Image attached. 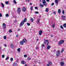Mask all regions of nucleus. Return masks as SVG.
I'll return each mask as SVG.
<instances>
[{
	"label": "nucleus",
	"mask_w": 66,
	"mask_h": 66,
	"mask_svg": "<svg viewBox=\"0 0 66 66\" xmlns=\"http://www.w3.org/2000/svg\"><path fill=\"white\" fill-rule=\"evenodd\" d=\"M25 22H27V19L25 18L24 19V20L23 21H22L21 22L20 24V26H21H21H22L23 25V24L24 23H25Z\"/></svg>",
	"instance_id": "1"
},
{
	"label": "nucleus",
	"mask_w": 66,
	"mask_h": 66,
	"mask_svg": "<svg viewBox=\"0 0 66 66\" xmlns=\"http://www.w3.org/2000/svg\"><path fill=\"white\" fill-rule=\"evenodd\" d=\"M44 43L46 45H48L49 44V41L48 40H45L44 42Z\"/></svg>",
	"instance_id": "2"
},
{
	"label": "nucleus",
	"mask_w": 66,
	"mask_h": 66,
	"mask_svg": "<svg viewBox=\"0 0 66 66\" xmlns=\"http://www.w3.org/2000/svg\"><path fill=\"white\" fill-rule=\"evenodd\" d=\"M42 2L44 6H47V3H46V2L45 0H43Z\"/></svg>",
	"instance_id": "3"
},
{
	"label": "nucleus",
	"mask_w": 66,
	"mask_h": 66,
	"mask_svg": "<svg viewBox=\"0 0 66 66\" xmlns=\"http://www.w3.org/2000/svg\"><path fill=\"white\" fill-rule=\"evenodd\" d=\"M60 54V52L59 50H58L56 53V55L57 56H59Z\"/></svg>",
	"instance_id": "4"
},
{
	"label": "nucleus",
	"mask_w": 66,
	"mask_h": 66,
	"mask_svg": "<svg viewBox=\"0 0 66 66\" xmlns=\"http://www.w3.org/2000/svg\"><path fill=\"white\" fill-rule=\"evenodd\" d=\"M64 43V41L63 40H61V41H60L59 43V44L61 45L63 44Z\"/></svg>",
	"instance_id": "5"
},
{
	"label": "nucleus",
	"mask_w": 66,
	"mask_h": 66,
	"mask_svg": "<svg viewBox=\"0 0 66 66\" xmlns=\"http://www.w3.org/2000/svg\"><path fill=\"white\" fill-rule=\"evenodd\" d=\"M43 34V31L42 30H40L39 31V35H42Z\"/></svg>",
	"instance_id": "6"
},
{
	"label": "nucleus",
	"mask_w": 66,
	"mask_h": 66,
	"mask_svg": "<svg viewBox=\"0 0 66 66\" xmlns=\"http://www.w3.org/2000/svg\"><path fill=\"white\" fill-rule=\"evenodd\" d=\"M3 29H5L6 28V25L5 23H3Z\"/></svg>",
	"instance_id": "7"
},
{
	"label": "nucleus",
	"mask_w": 66,
	"mask_h": 66,
	"mask_svg": "<svg viewBox=\"0 0 66 66\" xmlns=\"http://www.w3.org/2000/svg\"><path fill=\"white\" fill-rule=\"evenodd\" d=\"M18 13H19V14H20V12H21V9H20V8L19 7H18Z\"/></svg>",
	"instance_id": "8"
},
{
	"label": "nucleus",
	"mask_w": 66,
	"mask_h": 66,
	"mask_svg": "<svg viewBox=\"0 0 66 66\" xmlns=\"http://www.w3.org/2000/svg\"><path fill=\"white\" fill-rule=\"evenodd\" d=\"M64 62H62L60 63V65L61 66H63L64 65Z\"/></svg>",
	"instance_id": "9"
},
{
	"label": "nucleus",
	"mask_w": 66,
	"mask_h": 66,
	"mask_svg": "<svg viewBox=\"0 0 66 66\" xmlns=\"http://www.w3.org/2000/svg\"><path fill=\"white\" fill-rule=\"evenodd\" d=\"M22 9V11L23 12H26V8L25 7H23Z\"/></svg>",
	"instance_id": "10"
},
{
	"label": "nucleus",
	"mask_w": 66,
	"mask_h": 66,
	"mask_svg": "<svg viewBox=\"0 0 66 66\" xmlns=\"http://www.w3.org/2000/svg\"><path fill=\"white\" fill-rule=\"evenodd\" d=\"M22 41L24 43H27V40L26 39H23Z\"/></svg>",
	"instance_id": "11"
},
{
	"label": "nucleus",
	"mask_w": 66,
	"mask_h": 66,
	"mask_svg": "<svg viewBox=\"0 0 66 66\" xmlns=\"http://www.w3.org/2000/svg\"><path fill=\"white\" fill-rule=\"evenodd\" d=\"M62 18L63 20H64L65 19V16H62Z\"/></svg>",
	"instance_id": "12"
},
{
	"label": "nucleus",
	"mask_w": 66,
	"mask_h": 66,
	"mask_svg": "<svg viewBox=\"0 0 66 66\" xmlns=\"http://www.w3.org/2000/svg\"><path fill=\"white\" fill-rule=\"evenodd\" d=\"M23 41H21L20 42V45H23Z\"/></svg>",
	"instance_id": "13"
},
{
	"label": "nucleus",
	"mask_w": 66,
	"mask_h": 66,
	"mask_svg": "<svg viewBox=\"0 0 66 66\" xmlns=\"http://www.w3.org/2000/svg\"><path fill=\"white\" fill-rule=\"evenodd\" d=\"M45 11H46V12H48L49 11V9L48 8H46Z\"/></svg>",
	"instance_id": "14"
},
{
	"label": "nucleus",
	"mask_w": 66,
	"mask_h": 66,
	"mask_svg": "<svg viewBox=\"0 0 66 66\" xmlns=\"http://www.w3.org/2000/svg\"><path fill=\"white\" fill-rule=\"evenodd\" d=\"M13 66H17V63H14V64H13Z\"/></svg>",
	"instance_id": "15"
},
{
	"label": "nucleus",
	"mask_w": 66,
	"mask_h": 66,
	"mask_svg": "<svg viewBox=\"0 0 66 66\" xmlns=\"http://www.w3.org/2000/svg\"><path fill=\"white\" fill-rule=\"evenodd\" d=\"M39 6L40 7H44V5L42 4H39Z\"/></svg>",
	"instance_id": "16"
},
{
	"label": "nucleus",
	"mask_w": 66,
	"mask_h": 66,
	"mask_svg": "<svg viewBox=\"0 0 66 66\" xmlns=\"http://www.w3.org/2000/svg\"><path fill=\"white\" fill-rule=\"evenodd\" d=\"M61 9H59L58 10V13H61Z\"/></svg>",
	"instance_id": "17"
},
{
	"label": "nucleus",
	"mask_w": 66,
	"mask_h": 66,
	"mask_svg": "<svg viewBox=\"0 0 66 66\" xmlns=\"http://www.w3.org/2000/svg\"><path fill=\"white\" fill-rule=\"evenodd\" d=\"M5 16L6 17H7L9 16V15L8 14H5Z\"/></svg>",
	"instance_id": "18"
},
{
	"label": "nucleus",
	"mask_w": 66,
	"mask_h": 66,
	"mask_svg": "<svg viewBox=\"0 0 66 66\" xmlns=\"http://www.w3.org/2000/svg\"><path fill=\"white\" fill-rule=\"evenodd\" d=\"M1 4L2 6V7H3V8L4 7V4H3V3H2Z\"/></svg>",
	"instance_id": "19"
},
{
	"label": "nucleus",
	"mask_w": 66,
	"mask_h": 66,
	"mask_svg": "<svg viewBox=\"0 0 66 66\" xmlns=\"http://www.w3.org/2000/svg\"><path fill=\"white\" fill-rule=\"evenodd\" d=\"M63 27L64 28H66V23L63 24Z\"/></svg>",
	"instance_id": "20"
},
{
	"label": "nucleus",
	"mask_w": 66,
	"mask_h": 66,
	"mask_svg": "<svg viewBox=\"0 0 66 66\" xmlns=\"http://www.w3.org/2000/svg\"><path fill=\"white\" fill-rule=\"evenodd\" d=\"M9 33H12V29H10L9 31Z\"/></svg>",
	"instance_id": "21"
},
{
	"label": "nucleus",
	"mask_w": 66,
	"mask_h": 66,
	"mask_svg": "<svg viewBox=\"0 0 66 66\" xmlns=\"http://www.w3.org/2000/svg\"><path fill=\"white\" fill-rule=\"evenodd\" d=\"M37 23H39V19H38L37 20Z\"/></svg>",
	"instance_id": "22"
},
{
	"label": "nucleus",
	"mask_w": 66,
	"mask_h": 66,
	"mask_svg": "<svg viewBox=\"0 0 66 66\" xmlns=\"http://www.w3.org/2000/svg\"><path fill=\"white\" fill-rule=\"evenodd\" d=\"M47 49H49L50 48V46H48L47 47Z\"/></svg>",
	"instance_id": "23"
},
{
	"label": "nucleus",
	"mask_w": 66,
	"mask_h": 66,
	"mask_svg": "<svg viewBox=\"0 0 66 66\" xmlns=\"http://www.w3.org/2000/svg\"><path fill=\"white\" fill-rule=\"evenodd\" d=\"M17 50L18 51V52H19V51H20V50H21L20 48H18V49H17Z\"/></svg>",
	"instance_id": "24"
},
{
	"label": "nucleus",
	"mask_w": 66,
	"mask_h": 66,
	"mask_svg": "<svg viewBox=\"0 0 66 66\" xmlns=\"http://www.w3.org/2000/svg\"><path fill=\"white\" fill-rule=\"evenodd\" d=\"M31 21V22H33L34 20L32 18H31L30 19Z\"/></svg>",
	"instance_id": "25"
},
{
	"label": "nucleus",
	"mask_w": 66,
	"mask_h": 66,
	"mask_svg": "<svg viewBox=\"0 0 66 66\" xmlns=\"http://www.w3.org/2000/svg\"><path fill=\"white\" fill-rule=\"evenodd\" d=\"M63 49V48H62V50L61 51V52L62 53H63V51H64V50Z\"/></svg>",
	"instance_id": "26"
},
{
	"label": "nucleus",
	"mask_w": 66,
	"mask_h": 66,
	"mask_svg": "<svg viewBox=\"0 0 66 66\" xmlns=\"http://www.w3.org/2000/svg\"><path fill=\"white\" fill-rule=\"evenodd\" d=\"M55 2L57 4L58 3V0H55Z\"/></svg>",
	"instance_id": "27"
},
{
	"label": "nucleus",
	"mask_w": 66,
	"mask_h": 66,
	"mask_svg": "<svg viewBox=\"0 0 66 66\" xmlns=\"http://www.w3.org/2000/svg\"><path fill=\"white\" fill-rule=\"evenodd\" d=\"M13 44H11V47L12 48H13Z\"/></svg>",
	"instance_id": "28"
},
{
	"label": "nucleus",
	"mask_w": 66,
	"mask_h": 66,
	"mask_svg": "<svg viewBox=\"0 0 66 66\" xmlns=\"http://www.w3.org/2000/svg\"><path fill=\"white\" fill-rule=\"evenodd\" d=\"M48 63L49 64H50V65H51V64H52V62H51V61H49Z\"/></svg>",
	"instance_id": "29"
},
{
	"label": "nucleus",
	"mask_w": 66,
	"mask_h": 66,
	"mask_svg": "<svg viewBox=\"0 0 66 66\" xmlns=\"http://www.w3.org/2000/svg\"><path fill=\"white\" fill-rule=\"evenodd\" d=\"M62 14H64L65 12H64V10L62 11Z\"/></svg>",
	"instance_id": "30"
},
{
	"label": "nucleus",
	"mask_w": 66,
	"mask_h": 66,
	"mask_svg": "<svg viewBox=\"0 0 66 66\" xmlns=\"http://www.w3.org/2000/svg\"><path fill=\"white\" fill-rule=\"evenodd\" d=\"M9 57H7L5 59V60H9Z\"/></svg>",
	"instance_id": "31"
},
{
	"label": "nucleus",
	"mask_w": 66,
	"mask_h": 66,
	"mask_svg": "<svg viewBox=\"0 0 66 66\" xmlns=\"http://www.w3.org/2000/svg\"><path fill=\"white\" fill-rule=\"evenodd\" d=\"M60 28L61 29H64V28H63V26H62V25L60 26Z\"/></svg>",
	"instance_id": "32"
},
{
	"label": "nucleus",
	"mask_w": 66,
	"mask_h": 66,
	"mask_svg": "<svg viewBox=\"0 0 66 66\" xmlns=\"http://www.w3.org/2000/svg\"><path fill=\"white\" fill-rule=\"evenodd\" d=\"M9 2H5L6 4H9Z\"/></svg>",
	"instance_id": "33"
},
{
	"label": "nucleus",
	"mask_w": 66,
	"mask_h": 66,
	"mask_svg": "<svg viewBox=\"0 0 66 66\" xmlns=\"http://www.w3.org/2000/svg\"><path fill=\"white\" fill-rule=\"evenodd\" d=\"M36 50H38L39 49V47L38 46H37L36 48Z\"/></svg>",
	"instance_id": "34"
},
{
	"label": "nucleus",
	"mask_w": 66,
	"mask_h": 66,
	"mask_svg": "<svg viewBox=\"0 0 66 66\" xmlns=\"http://www.w3.org/2000/svg\"><path fill=\"white\" fill-rule=\"evenodd\" d=\"M30 10H31V11H32V10H33V7L32 6L31 7H30Z\"/></svg>",
	"instance_id": "35"
},
{
	"label": "nucleus",
	"mask_w": 66,
	"mask_h": 66,
	"mask_svg": "<svg viewBox=\"0 0 66 66\" xmlns=\"http://www.w3.org/2000/svg\"><path fill=\"white\" fill-rule=\"evenodd\" d=\"M27 24L28 26H30V24L29 23H27Z\"/></svg>",
	"instance_id": "36"
},
{
	"label": "nucleus",
	"mask_w": 66,
	"mask_h": 66,
	"mask_svg": "<svg viewBox=\"0 0 66 66\" xmlns=\"http://www.w3.org/2000/svg\"><path fill=\"white\" fill-rule=\"evenodd\" d=\"M27 57V55H24V57Z\"/></svg>",
	"instance_id": "37"
},
{
	"label": "nucleus",
	"mask_w": 66,
	"mask_h": 66,
	"mask_svg": "<svg viewBox=\"0 0 66 66\" xmlns=\"http://www.w3.org/2000/svg\"><path fill=\"white\" fill-rule=\"evenodd\" d=\"M31 59V58L30 57H28L27 58V60H30Z\"/></svg>",
	"instance_id": "38"
},
{
	"label": "nucleus",
	"mask_w": 66,
	"mask_h": 66,
	"mask_svg": "<svg viewBox=\"0 0 66 66\" xmlns=\"http://www.w3.org/2000/svg\"><path fill=\"white\" fill-rule=\"evenodd\" d=\"M3 38L4 39H6V36H4L3 37Z\"/></svg>",
	"instance_id": "39"
},
{
	"label": "nucleus",
	"mask_w": 66,
	"mask_h": 66,
	"mask_svg": "<svg viewBox=\"0 0 66 66\" xmlns=\"http://www.w3.org/2000/svg\"><path fill=\"white\" fill-rule=\"evenodd\" d=\"M13 2L14 3H15V4H16V1L14 0V1H13Z\"/></svg>",
	"instance_id": "40"
},
{
	"label": "nucleus",
	"mask_w": 66,
	"mask_h": 66,
	"mask_svg": "<svg viewBox=\"0 0 66 66\" xmlns=\"http://www.w3.org/2000/svg\"><path fill=\"white\" fill-rule=\"evenodd\" d=\"M55 26V24H54L53 25H52V28H54Z\"/></svg>",
	"instance_id": "41"
},
{
	"label": "nucleus",
	"mask_w": 66,
	"mask_h": 66,
	"mask_svg": "<svg viewBox=\"0 0 66 66\" xmlns=\"http://www.w3.org/2000/svg\"><path fill=\"white\" fill-rule=\"evenodd\" d=\"M2 58H4V56H5V55H2Z\"/></svg>",
	"instance_id": "42"
},
{
	"label": "nucleus",
	"mask_w": 66,
	"mask_h": 66,
	"mask_svg": "<svg viewBox=\"0 0 66 66\" xmlns=\"http://www.w3.org/2000/svg\"><path fill=\"white\" fill-rule=\"evenodd\" d=\"M10 60H11V61H13V58H11Z\"/></svg>",
	"instance_id": "43"
},
{
	"label": "nucleus",
	"mask_w": 66,
	"mask_h": 66,
	"mask_svg": "<svg viewBox=\"0 0 66 66\" xmlns=\"http://www.w3.org/2000/svg\"><path fill=\"white\" fill-rule=\"evenodd\" d=\"M24 61H22V62H21V63L22 64H24Z\"/></svg>",
	"instance_id": "44"
},
{
	"label": "nucleus",
	"mask_w": 66,
	"mask_h": 66,
	"mask_svg": "<svg viewBox=\"0 0 66 66\" xmlns=\"http://www.w3.org/2000/svg\"><path fill=\"white\" fill-rule=\"evenodd\" d=\"M35 9H36V10H37L38 7H35Z\"/></svg>",
	"instance_id": "45"
},
{
	"label": "nucleus",
	"mask_w": 66,
	"mask_h": 66,
	"mask_svg": "<svg viewBox=\"0 0 66 66\" xmlns=\"http://www.w3.org/2000/svg\"><path fill=\"white\" fill-rule=\"evenodd\" d=\"M2 16V15L1 14H0V17H1Z\"/></svg>",
	"instance_id": "46"
},
{
	"label": "nucleus",
	"mask_w": 66,
	"mask_h": 66,
	"mask_svg": "<svg viewBox=\"0 0 66 66\" xmlns=\"http://www.w3.org/2000/svg\"><path fill=\"white\" fill-rule=\"evenodd\" d=\"M35 13L36 14H38V11H36L35 12Z\"/></svg>",
	"instance_id": "47"
},
{
	"label": "nucleus",
	"mask_w": 66,
	"mask_h": 66,
	"mask_svg": "<svg viewBox=\"0 0 66 66\" xmlns=\"http://www.w3.org/2000/svg\"><path fill=\"white\" fill-rule=\"evenodd\" d=\"M19 36V35H18V34H17L16 35V37H18Z\"/></svg>",
	"instance_id": "48"
},
{
	"label": "nucleus",
	"mask_w": 66,
	"mask_h": 66,
	"mask_svg": "<svg viewBox=\"0 0 66 66\" xmlns=\"http://www.w3.org/2000/svg\"><path fill=\"white\" fill-rule=\"evenodd\" d=\"M54 3H52V4H51V5H52V6H53V5H54Z\"/></svg>",
	"instance_id": "49"
},
{
	"label": "nucleus",
	"mask_w": 66,
	"mask_h": 66,
	"mask_svg": "<svg viewBox=\"0 0 66 66\" xmlns=\"http://www.w3.org/2000/svg\"><path fill=\"white\" fill-rule=\"evenodd\" d=\"M53 13L54 14H56V12H53Z\"/></svg>",
	"instance_id": "50"
},
{
	"label": "nucleus",
	"mask_w": 66,
	"mask_h": 66,
	"mask_svg": "<svg viewBox=\"0 0 66 66\" xmlns=\"http://www.w3.org/2000/svg\"><path fill=\"white\" fill-rule=\"evenodd\" d=\"M42 47H44V46H45V45H44V44H43L42 45Z\"/></svg>",
	"instance_id": "51"
},
{
	"label": "nucleus",
	"mask_w": 66,
	"mask_h": 66,
	"mask_svg": "<svg viewBox=\"0 0 66 66\" xmlns=\"http://www.w3.org/2000/svg\"><path fill=\"white\" fill-rule=\"evenodd\" d=\"M4 47H7L5 44L4 45Z\"/></svg>",
	"instance_id": "52"
},
{
	"label": "nucleus",
	"mask_w": 66,
	"mask_h": 66,
	"mask_svg": "<svg viewBox=\"0 0 66 66\" xmlns=\"http://www.w3.org/2000/svg\"><path fill=\"white\" fill-rule=\"evenodd\" d=\"M26 0L27 2H29V1H30V0Z\"/></svg>",
	"instance_id": "53"
},
{
	"label": "nucleus",
	"mask_w": 66,
	"mask_h": 66,
	"mask_svg": "<svg viewBox=\"0 0 66 66\" xmlns=\"http://www.w3.org/2000/svg\"><path fill=\"white\" fill-rule=\"evenodd\" d=\"M30 5H32V3H30Z\"/></svg>",
	"instance_id": "54"
},
{
	"label": "nucleus",
	"mask_w": 66,
	"mask_h": 66,
	"mask_svg": "<svg viewBox=\"0 0 66 66\" xmlns=\"http://www.w3.org/2000/svg\"><path fill=\"white\" fill-rule=\"evenodd\" d=\"M47 66H50V65L49 64H47Z\"/></svg>",
	"instance_id": "55"
},
{
	"label": "nucleus",
	"mask_w": 66,
	"mask_h": 66,
	"mask_svg": "<svg viewBox=\"0 0 66 66\" xmlns=\"http://www.w3.org/2000/svg\"><path fill=\"white\" fill-rule=\"evenodd\" d=\"M46 1L47 2H48L49 1V0H46Z\"/></svg>",
	"instance_id": "56"
},
{
	"label": "nucleus",
	"mask_w": 66,
	"mask_h": 66,
	"mask_svg": "<svg viewBox=\"0 0 66 66\" xmlns=\"http://www.w3.org/2000/svg\"><path fill=\"white\" fill-rule=\"evenodd\" d=\"M20 29H18V31H20Z\"/></svg>",
	"instance_id": "57"
},
{
	"label": "nucleus",
	"mask_w": 66,
	"mask_h": 66,
	"mask_svg": "<svg viewBox=\"0 0 66 66\" xmlns=\"http://www.w3.org/2000/svg\"><path fill=\"white\" fill-rule=\"evenodd\" d=\"M36 40V41H37L38 40V39H37Z\"/></svg>",
	"instance_id": "58"
},
{
	"label": "nucleus",
	"mask_w": 66,
	"mask_h": 66,
	"mask_svg": "<svg viewBox=\"0 0 66 66\" xmlns=\"http://www.w3.org/2000/svg\"><path fill=\"white\" fill-rule=\"evenodd\" d=\"M34 62H35V63H36L37 62L36 61H34Z\"/></svg>",
	"instance_id": "59"
},
{
	"label": "nucleus",
	"mask_w": 66,
	"mask_h": 66,
	"mask_svg": "<svg viewBox=\"0 0 66 66\" xmlns=\"http://www.w3.org/2000/svg\"><path fill=\"white\" fill-rule=\"evenodd\" d=\"M51 36V37H53V35H52V36Z\"/></svg>",
	"instance_id": "60"
},
{
	"label": "nucleus",
	"mask_w": 66,
	"mask_h": 66,
	"mask_svg": "<svg viewBox=\"0 0 66 66\" xmlns=\"http://www.w3.org/2000/svg\"><path fill=\"white\" fill-rule=\"evenodd\" d=\"M40 63V62H38V63H39H39Z\"/></svg>",
	"instance_id": "61"
},
{
	"label": "nucleus",
	"mask_w": 66,
	"mask_h": 66,
	"mask_svg": "<svg viewBox=\"0 0 66 66\" xmlns=\"http://www.w3.org/2000/svg\"><path fill=\"white\" fill-rule=\"evenodd\" d=\"M1 48V47H0V50H1V49L0 48Z\"/></svg>",
	"instance_id": "62"
},
{
	"label": "nucleus",
	"mask_w": 66,
	"mask_h": 66,
	"mask_svg": "<svg viewBox=\"0 0 66 66\" xmlns=\"http://www.w3.org/2000/svg\"><path fill=\"white\" fill-rule=\"evenodd\" d=\"M41 0H40V1H41Z\"/></svg>",
	"instance_id": "63"
}]
</instances>
